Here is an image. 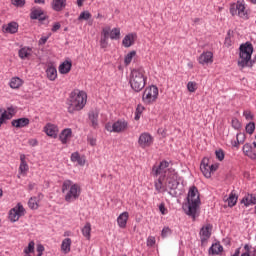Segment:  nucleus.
<instances>
[{"label":"nucleus","mask_w":256,"mask_h":256,"mask_svg":"<svg viewBox=\"0 0 256 256\" xmlns=\"http://www.w3.org/2000/svg\"><path fill=\"white\" fill-rule=\"evenodd\" d=\"M187 202L183 204V209L188 217H197V211L201 205V198L199 197V189L197 186H191L187 194Z\"/></svg>","instance_id":"obj_1"},{"label":"nucleus","mask_w":256,"mask_h":256,"mask_svg":"<svg viewBox=\"0 0 256 256\" xmlns=\"http://www.w3.org/2000/svg\"><path fill=\"white\" fill-rule=\"evenodd\" d=\"M66 105H68V113L81 111V109L87 105V93H85V91L75 89L67 98Z\"/></svg>","instance_id":"obj_2"},{"label":"nucleus","mask_w":256,"mask_h":256,"mask_svg":"<svg viewBox=\"0 0 256 256\" xmlns=\"http://www.w3.org/2000/svg\"><path fill=\"white\" fill-rule=\"evenodd\" d=\"M253 51V44L249 41L240 45L238 67L241 69H245V67H253V64L255 63V61L251 60Z\"/></svg>","instance_id":"obj_3"},{"label":"nucleus","mask_w":256,"mask_h":256,"mask_svg":"<svg viewBox=\"0 0 256 256\" xmlns=\"http://www.w3.org/2000/svg\"><path fill=\"white\" fill-rule=\"evenodd\" d=\"M143 73H145L143 68L134 69L131 71L129 83L131 89H133V91L136 93H139V91H143V89H145L147 77H145V74Z\"/></svg>","instance_id":"obj_4"},{"label":"nucleus","mask_w":256,"mask_h":256,"mask_svg":"<svg viewBox=\"0 0 256 256\" xmlns=\"http://www.w3.org/2000/svg\"><path fill=\"white\" fill-rule=\"evenodd\" d=\"M157 97H159V88L152 85L145 89L142 96V101L146 103V105H151V103H155L157 101Z\"/></svg>","instance_id":"obj_5"},{"label":"nucleus","mask_w":256,"mask_h":256,"mask_svg":"<svg viewBox=\"0 0 256 256\" xmlns=\"http://www.w3.org/2000/svg\"><path fill=\"white\" fill-rule=\"evenodd\" d=\"M80 195H81V187L79 186V184H73L65 196V201H67V203L77 201Z\"/></svg>","instance_id":"obj_6"},{"label":"nucleus","mask_w":256,"mask_h":256,"mask_svg":"<svg viewBox=\"0 0 256 256\" xmlns=\"http://www.w3.org/2000/svg\"><path fill=\"white\" fill-rule=\"evenodd\" d=\"M211 229H213V226L211 224H208L206 226H203L200 230V236H201V245H205L209 239H211Z\"/></svg>","instance_id":"obj_7"},{"label":"nucleus","mask_w":256,"mask_h":256,"mask_svg":"<svg viewBox=\"0 0 256 256\" xmlns=\"http://www.w3.org/2000/svg\"><path fill=\"white\" fill-rule=\"evenodd\" d=\"M140 147L145 149V147H151L153 145V136L149 133H142L138 139Z\"/></svg>","instance_id":"obj_8"},{"label":"nucleus","mask_w":256,"mask_h":256,"mask_svg":"<svg viewBox=\"0 0 256 256\" xmlns=\"http://www.w3.org/2000/svg\"><path fill=\"white\" fill-rule=\"evenodd\" d=\"M200 171L203 173L206 179H211V169L209 166V158H204L200 164Z\"/></svg>","instance_id":"obj_9"},{"label":"nucleus","mask_w":256,"mask_h":256,"mask_svg":"<svg viewBox=\"0 0 256 256\" xmlns=\"http://www.w3.org/2000/svg\"><path fill=\"white\" fill-rule=\"evenodd\" d=\"M135 39H137L136 33L127 34L122 40L123 47H126V49H129V47L135 45Z\"/></svg>","instance_id":"obj_10"},{"label":"nucleus","mask_w":256,"mask_h":256,"mask_svg":"<svg viewBox=\"0 0 256 256\" xmlns=\"http://www.w3.org/2000/svg\"><path fill=\"white\" fill-rule=\"evenodd\" d=\"M73 137V130L71 128H65L59 134V140L61 141L62 145H67V140Z\"/></svg>","instance_id":"obj_11"},{"label":"nucleus","mask_w":256,"mask_h":256,"mask_svg":"<svg viewBox=\"0 0 256 256\" xmlns=\"http://www.w3.org/2000/svg\"><path fill=\"white\" fill-rule=\"evenodd\" d=\"M109 31H111L110 27H106L102 29V36L100 39V47L102 49H107V46L109 45Z\"/></svg>","instance_id":"obj_12"},{"label":"nucleus","mask_w":256,"mask_h":256,"mask_svg":"<svg viewBox=\"0 0 256 256\" xmlns=\"http://www.w3.org/2000/svg\"><path fill=\"white\" fill-rule=\"evenodd\" d=\"M44 131L48 137H52V139H57V133L59 132V129L57 128L56 125L48 123L44 127Z\"/></svg>","instance_id":"obj_13"},{"label":"nucleus","mask_w":256,"mask_h":256,"mask_svg":"<svg viewBox=\"0 0 256 256\" xmlns=\"http://www.w3.org/2000/svg\"><path fill=\"white\" fill-rule=\"evenodd\" d=\"M88 119L91 122V127L97 129V126L99 125V111L91 110L88 113Z\"/></svg>","instance_id":"obj_14"},{"label":"nucleus","mask_w":256,"mask_h":256,"mask_svg":"<svg viewBox=\"0 0 256 256\" xmlns=\"http://www.w3.org/2000/svg\"><path fill=\"white\" fill-rule=\"evenodd\" d=\"M2 30L4 33L13 35L19 31V24L17 22H10L8 25H3Z\"/></svg>","instance_id":"obj_15"},{"label":"nucleus","mask_w":256,"mask_h":256,"mask_svg":"<svg viewBox=\"0 0 256 256\" xmlns=\"http://www.w3.org/2000/svg\"><path fill=\"white\" fill-rule=\"evenodd\" d=\"M167 167H169V162H167V160H163L158 166H153L152 173L157 177L158 175H161Z\"/></svg>","instance_id":"obj_16"},{"label":"nucleus","mask_w":256,"mask_h":256,"mask_svg":"<svg viewBox=\"0 0 256 256\" xmlns=\"http://www.w3.org/2000/svg\"><path fill=\"white\" fill-rule=\"evenodd\" d=\"M29 118H18L14 119L11 122L12 127H16V129H23V127H27L29 125Z\"/></svg>","instance_id":"obj_17"},{"label":"nucleus","mask_w":256,"mask_h":256,"mask_svg":"<svg viewBox=\"0 0 256 256\" xmlns=\"http://www.w3.org/2000/svg\"><path fill=\"white\" fill-rule=\"evenodd\" d=\"M127 121L125 120H118L113 123V133H121L127 129Z\"/></svg>","instance_id":"obj_18"},{"label":"nucleus","mask_w":256,"mask_h":256,"mask_svg":"<svg viewBox=\"0 0 256 256\" xmlns=\"http://www.w3.org/2000/svg\"><path fill=\"white\" fill-rule=\"evenodd\" d=\"M67 7V0H52L51 8L53 11H63Z\"/></svg>","instance_id":"obj_19"},{"label":"nucleus","mask_w":256,"mask_h":256,"mask_svg":"<svg viewBox=\"0 0 256 256\" xmlns=\"http://www.w3.org/2000/svg\"><path fill=\"white\" fill-rule=\"evenodd\" d=\"M73 67V63L69 60L64 61L62 64H60L58 70L61 75H67L69 71H71V68Z\"/></svg>","instance_id":"obj_20"},{"label":"nucleus","mask_w":256,"mask_h":256,"mask_svg":"<svg viewBox=\"0 0 256 256\" xmlns=\"http://www.w3.org/2000/svg\"><path fill=\"white\" fill-rule=\"evenodd\" d=\"M129 220V212L121 213L117 218V223L121 229L127 227V221Z\"/></svg>","instance_id":"obj_21"},{"label":"nucleus","mask_w":256,"mask_h":256,"mask_svg":"<svg viewBox=\"0 0 256 256\" xmlns=\"http://www.w3.org/2000/svg\"><path fill=\"white\" fill-rule=\"evenodd\" d=\"M242 151L250 159L256 160V153L253 152V146L251 144L249 143L244 144Z\"/></svg>","instance_id":"obj_22"},{"label":"nucleus","mask_w":256,"mask_h":256,"mask_svg":"<svg viewBox=\"0 0 256 256\" xmlns=\"http://www.w3.org/2000/svg\"><path fill=\"white\" fill-rule=\"evenodd\" d=\"M198 61L201 65H205V63H213V53L212 52L202 53Z\"/></svg>","instance_id":"obj_23"},{"label":"nucleus","mask_w":256,"mask_h":256,"mask_svg":"<svg viewBox=\"0 0 256 256\" xmlns=\"http://www.w3.org/2000/svg\"><path fill=\"white\" fill-rule=\"evenodd\" d=\"M31 53H33V48L31 47H22L19 51H18V57H20V59H29L31 56Z\"/></svg>","instance_id":"obj_24"},{"label":"nucleus","mask_w":256,"mask_h":256,"mask_svg":"<svg viewBox=\"0 0 256 256\" xmlns=\"http://www.w3.org/2000/svg\"><path fill=\"white\" fill-rule=\"evenodd\" d=\"M46 75L49 81H55L57 79V68L53 65H50L46 69Z\"/></svg>","instance_id":"obj_25"},{"label":"nucleus","mask_w":256,"mask_h":256,"mask_svg":"<svg viewBox=\"0 0 256 256\" xmlns=\"http://www.w3.org/2000/svg\"><path fill=\"white\" fill-rule=\"evenodd\" d=\"M241 203H244L245 207L256 205V194H248L241 200Z\"/></svg>","instance_id":"obj_26"},{"label":"nucleus","mask_w":256,"mask_h":256,"mask_svg":"<svg viewBox=\"0 0 256 256\" xmlns=\"http://www.w3.org/2000/svg\"><path fill=\"white\" fill-rule=\"evenodd\" d=\"M208 253L209 255H219V253H223V247L219 242H216L209 248Z\"/></svg>","instance_id":"obj_27"},{"label":"nucleus","mask_w":256,"mask_h":256,"mask_svg":"<svg viewBox=\"0 0 256 256\" xmlns=\"http://www.w3.org/2000/svg\"><path fill=\"white\" fill-rule=\"evenodd\" d=\"M71 161L72 163H78V165H80L81 167H83V165H85V158L81 157V154H79V152H73L71 154Z\"/></svg>","instance_id":"obj_28"},{"label":"nucleus","mask_w":256,"mask_h":256,"mask_svg":"<svg viewBox=\"0 0 256 256\" xmlns=\"http://www.w3.org/2000/svg\"><path fill=\"white\" fill-rule=\"evenodd\" d=\"M71 243H72L71 238H65L62 241L61 251H63V253H65V255H67V253L71 252Z\"/></svg>","instance_id":"obj_29"},{"label":"nucleus","mask_w":256,"mask_h":256,"mask_svg":"<svg viewBox=\"0 0 256 256\" xmlns=\"http://www.w3.org/2000/svg\"><path fill=\"white\" fill-rule=\"evenodd\" d=\"M237 7H238V15L242 19H249V14H247V11H245V4L242 2H237Z\"/></svg>","instance_id":"obj_30"},{"label":"nucleus","mask_w":256,"mask_h":256,"mask_svg":"<svg viewBox=\"0 0 256 256\" xmlns=\"http://www.w3.org/2000/svg\"><path fill=\"white\" fill-rule=\"evenodd\" d=\"M25 154H22L20 156V166H19V171L20 173H27L29 171V165L27 164V161L25 160Z\"/></svg>","instance_id":"obj_31"},{"label":"nucleus","mask_w":256,"mask_h":256,"mask_svg":"<svg viewBox=\"0 0 256 256\" xmlns=\"http://www.w3.org/2000/svg\"><path fill=\"white\" fill-rule=\"evenodd\" d=\"M42 15H45V11H43L41 8L32 9L30 12V19L38 21Z\"/></svg>","instance_id":"obj_32"},{"label":"nucleus","mask_w":256,"mask_h":256,"mask_svg":"<svg viewBox=\"0 0 256 256\" xmlns=\"http://www.w3.org/2000/svg\"><path fill=\"white\" fill-rule=\"evenodd\" d=\"M21 85H23V80L19 77H13L9 83V86L11 87V89H19Z\"/></svg>","instance_id":"obj_33"},{"label":"nucleus","mask_w":256,"mask_h":256,"mask_svg":"<svg viewBox=\"0 0 256 256\" xmlns=\"http://www.w3.org/2000/svg\"><path fill=\"white\" fill-rule=\"evenodd\" d=\"M109 37L112 40H118L121 39V28H113L109 31Z\"/></svg>","instance_id":"obj_34"},{"label":"nucleus","mask_w":256,"mask_h":256,"mask_svg":"<svg viewBox=\"0 0 256 256\" xmlns=\"http://www.w3.org/2000/svg\"><path fill=\"white\" fill-rule=\"evenodd\" d=\"M237 199H238L237 194L231 192L227 199L228 207H235L237 205Z\"/></svg>","instance_id":"obj_35"},{"label":"nucleus","mask_w":256,"mask_h":256,"mask_svg":"<svg viewBox=\"0 0 256 256\" xmlns=\"http://www.w3.org/2000/svg\"><path fill=\"white\" fill-rule=\"evenodd\" d=\"M82 235L86 237V239H91V223L87 222L85 226L82 228Z\"/></svg>","instance_id":"obj_36"},{"label":"nucleus","mask_w":256,"mask_h":256,"mask_svg":"<svg viewBox=\"0 0 256 256\" xmlns=\"http://www.w3.org/2000/svg\"><path fill=\"white\" fill-rule=\"evenodd\" d=\"M12 211L16 212L19 217H23V215H25V208L22 203H18L14 208H12Z\"/></svg>","instance_id":"obj_37"},{"label":"nucleus","mask_w":256,"mask_h":256,"mask_svg":"<svg viewBox=\"0 0 256 256\" xmlns=\"http://www.w3.org/2000/svg\"><path fill=\"white\" fill-rule=\"evenodd\" d=\"M135 55H137V51L132 50L130 51L124 58V63L125 65H130L131 61H133V57H135Z\"/></svg>","instance_id":"obj_38"},{"label":"nucleus","mask_w":256,"mask_h":256,"mask_svg":"<svg viewBox=\"0 0 256 256\" xmlns=\"http://www.w3.org/2000/svg\"><path fill=\"white\" fill-rule=\"evenodd\" d=\"M167 187L171 191H175V189H177L179 187V181H177L175 179H170V180H168Z\"/></svg>","instance_id":"obj_39"},{"label":"nucleus","mask_w":256,"mask_h":256,"mask_svg":"<svg viewBox=\"0 0 256 256\" xmlns=\"http://www.w3.org/2000/svg\"><path fill=\"white\" fill-rule=\"evenodd\" d=\"M28 207L30 209H39V203H37V197H31L28 201Z\"/></svg>","instance_id":"obj_40"},{"label":"nucleus","mask_w":256,"mask_h":256,"mask_svg":"<svg viewBox=\"0 0 256 256\" xmlns=\"http://www.w3.org/2000/svg\"><path fill=\"white\" fill-rule=\"evenodd\" d=\"M143 111H145V107L141 104H138L134 117L135 121H139V119H141V113H143Z\"/></svg>","instance_id":"obj_41"},{"label":"nucleus","mask_w":256,"mask_h":256,"mask_svg":"<svg viewBox=\"0 0 256 256\" xmlns=\"http://www.w3.org/2000/svg\"><path fill=\"white\" fill-rule=\"evenodd\" d=\"M154 187L158 193H161V191H165V187H163V182L161 181V178L155 181Z\"/></svg>","instance_id":"obj_42"},{"label":"nucleus","mask_w":256,"mask_h":256,"mask_svg":"<svg viewBox=\"0 0 256 256\" xmlns=\"http://www.w3.org/2000/svg\"><path fill=\"white\" fill-rule=\"evenodd\" d=\"M90 17H91V14L89 11H83L80 13L78 17V21H89Z\"/></svg>","instance_id":"obj_43"},{"label":"nucleus","mask_w":256,"mask_h":256,"mask_svg":"<svg viewBox=\"0 0 256 256\" xmlns=\"http://www.w3.org/2000/svg\"><path fill=\"white\" fill-rule=\"evenodd\" d=\"M35 251V242L34 241H30L29 244H28V247H26L24 249V253L26 255H29V253H34Z\"/></svg>","instance_id":"obj_44"},{"label":"nucleus","mask_w":256,"mask_h":256,"mask_svg":"<svg viewBox=\"0 0 256 256\" xmlns=\"http://www.w3.org/2000/svg\"><path fill=\"white\" fill-rule=\"evenodd\" d=\"M21 216H19L15 211H13V208L10 210L9 212V219L12 223L17 222V220L20 218Z\"/></svg>","instance_id":"obj_45"},{"label":"nucleus","mask_w":256,"mask_h":256,"mask_svg":"<svg viewBox=\"0 0 256 256\" xmlns=\"http://www.w3.org/2000/svg\"><path fill=\"white\" fill-rule=\"evenodd\" d=\"M246 133L249 135H253V133H255V122H249L246 125Z\"/></svg>","instance_id":"obj_46"},{"label":"nucleus","mask_w":256,"mask_h":256,"mask_svg":"<svg viewBox=\"0 0 256 256\" xmlns=\"http://www.w3.org/2000/svg\"><path fill=\"white\" fill-rule=\"evenodd\" d=\"M187 89L190 93H195L197 91V82H188Z\"/></svg>","instance_id":"obj_47"},{"label":"nucleus","mask_w":256,"mask_h":256,"mask_svg":"<svg viewBox=\"0 0 256 256\" xmlns=\"http://www.w3.org/2000/svg\"><path fill=\"white\" fill-rule=\"evenodd\" d=\"M215 155H216V159H218V161H223V159H225V152L223 151V149L216 150Z\"/></svg>","instance_id":"obj_48"},{"label":"nucleus","mask_w":256,"mask_h":256,"mask_svg":"<svg viewBox=\"0 0 256 256\" xmlns=\"http://www.w3.org/2000/svg\"><path fill=\"white\" fill-rule=\"evenodd\" d=\"M71 180H66L62 184V193H65V191H68V189H71Z\"/></svg>","instance_id":"obj_49"},{"label":"nucleus","mask_w":256,"mask_h":256,"mask_svg":"<svg viewBox=\"0 0 256 256\" xmlns=\"http://www.w3.org/2000/svg\"><path fill=\"white\" fill-rule=\"evenodd\" d=\"M231 123H232L233 129H237V130L241 129V122L239 121V119L232 118V122Z\"/></svg>","instance_id":"obj_50"},{"label":"nucleus","mask_w":256,"mask_h":256,"mask_svg":"<svg viewBox=\"0 0 256 256\" xmlns=\"http://www.w3.org/2000/svg\"><path fill=\"white\" fill-rule=\"evenodd\" d=\"M11 3L15 7H25V0H11Z\"/></svg>","instance_id":"obj_51"},{"label":"nucleus","mask_w":256,"mask_h":256,"mask_svg":"<svg viewBox=\"0 0 256 256\" xmlns=\"http://www.w3.org/2000/svg\"><path fill=\"white\" fill-rule=\"evenodd\" d=\"M169 235H171V228L164 227L161 232V237H163V239H165V237H168Z\"/></svg>","instance_id":"obj_52"},{"label":"nucleus","mask_w":256,"mask_h":256,"mask_svg":"<svg viewBox=\"0 0 256 256\" xmlns=\"http://www.w3.org/2000/svg\"><path fill=\"white\" fill-rule=\"evenodd\" d=\"M230 13L233 17H235V15H238V6L237 4H233L230 6Z\"/></svg>","instance_id":"obj_53"},{"label":"nucleus","mask_w":256,"mask_h":256,"mask_svg":"<svg viewBox=\"0 0 256 256\" xmlns=\"http://www.w3.org/2000/svg\"><path fill=\"white\" fill-rule=\"evenodd\" d=\"M159 211L162 215H167L168 211L167 208L165 207V203H161L159 205Z\"/></svg>","instance_id":"obj_54"},{"label":"nucleus","mask_w":256,"mask_h":256,"mask_svg":"<svg viewBox=\"0 0 256 256\" xmlns=\"http://www.w3.org/2000/svg\"><path fill=\"white\" fill-rule=\"evenodd\" d=\"M2 119H5L6 121H8L9 119H11L13 116L11 115V112L7 113V111H4L1 116Z\"/></svg>","instance_id":"obj_55"},{"label":"nucleus","mask_w":256,"mask_h":256,"mask_svg":"<svg viewBox=\"0 0 256 256\" xmlns=\"http://www.w3.org/2000/svg\"><path fill=\"white\" fill-rule=\"evenodd\" d=\"M60 29H61V23L56 22V23H54L51 31H52V33H57V31H59Z\"/></svg>","instance_id":"obj_56"},{"label":"nucleus","mask_w":256,"mask_h":256,"mask_svg":"<svg viewBox=\"0 0 256 256\" xmlns=\"http://www.w3.org/2000/svg\"><path fill=\"white\" fill-rule=\"evenodd\" d=\"M49 40V36H42L38 42V45H45L47 41Z\"/></svg>","instance_id":"obj_57"},{"label":"nucleus","mask_w":256,"mask_h":256,"mask_svg":"<svg viewBox=\"0 0 256 256\" xmlns=\"http://www.w3.org/2000/svg\"><path fill=\"white\" fill-rule=\"evenodd\" d=\"M210 167V175L212 173H215V171H217L219 169V164H212V165H209Z\"/></svg>","instance_id":"obj_58"},{"label":"nucleus","mask_w":256,"mask_h":256,"mask_svg":"<svg viewBox=\"0 0 256 256\" xmlns=\"http://www.w3.org/2000/svg\"><path fill=\"white\" fill-rule=\"evenodd\" d=\"M105 129H106V131L113 133V124L111 122L106 123Z\"/></svg>","instance_id":"obj_59"},{"label":"nucleus","mask_w":256,"mask_h":256,"mask_svg":"<svg viewBox=\"0 0 256 256\" xmlns=\"http://www.w3.org/2000/svg\"><path fill=\"white\" fill-rule=\"evenodd\" d=\"M243 115H244V117H245V119L247 120V121H249V120H253V114H251V112H244L243 113Z\"/></svg>","instance_id":"obj_60"},{"label":"nucleus","mask_w":256,"mask_h":256,"mask_svg":"<svg viewBox=\"0 0 256 256\" xmlns=\"http://www.w3.org/2000/svg\"><path fill=\"white\" fill-rule=\"evenodd\" d=\"M153 245H155V238H153V237L148 238L147 246L148 247H153Z\"/></svg>","instance_id":"obj_61"},{"label":"nucleus","mask_w":256,"mask_h":256,"mask_svg":"<svg viewBox=\"0 0 256 256\" xmlns=\"http://www.w3.org/2000/svg\"><path fill=\"white\" fill-rule=\"evenodd\" d=\"M43 251H45V247L42 244L37 245V252L43 255Z\"/></svg>","instance_id":"obj_62"},{"label":"nucleus","mask_w":256,"mask_h":256,"mask_svg":"<svg viewBox=\"0 0 256 256\" xmlns=\"http://www.w3.org/2000/svg\"><path fill=\"white\" fill-rule=\"evenodd\" d=\"M47 19H49V16H47L46 14H43L42 16H40V17L38 18V21H39L40 23H43V21H47Z\"/></svg>","instance_id":"obj_63"},{"label":"nucleus","mask_w":256,"mask_h":256,"mask_svg":"<svg viewBox=\"0 0 256 256\" xmlns=\"http://www.w3.org/2000/svg\"><path fill=\"white\" fill-rule=\"evenodd\" d=\"M224 45H226V47H231V37L225 38Z\"/></svg>","instance_id":"obj_64"}]
</instances>
